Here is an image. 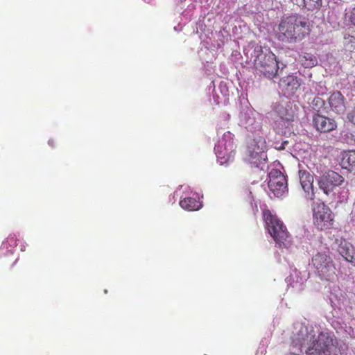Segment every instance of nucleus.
Instances as JSON below:
<instances>
[{"mask_svg": "<svg viewBox=\"0 0 355 355\" xmlns=\"http://www.w3.org/2000/svg\"><path fill=\"white\" fill-rule=\"evenodd\" d=\"M292 345L302 350L303 347L307 346L306 355H337L334 350L336 347L333 339L328 334L321 332L316 338L311 333H308L307 329H301L293 338Z\"/></svg>", "mask_w": 355, "mask_h": 355, "instance_id": "f257e3e1", "label": "nucleus"}, {"mask_svg": "<svg viewBox=\"0 0 355 355\" xmlns=\"http://www.w3.org/2000/svg\"><path fill=\"white\" fill-rule=\"evenodd\" d=\"M311 32L308 19L300 15L292 14L282 17L278 25V38L289 43L302 40Z\"/></svg>", "mask_w": 355, "mask_h": 355, "instance_id": "f03ea898", "label": "nucleus"}, {"mask_svg": "<svg viewBox=\"0 0 355 355\" xmlns=\"http://www.w3.org/2000/svg\"><path fill=\"white\" fill-rule=\"evenodd\" d=\"M254 65L266 77L273 78L276 76L279 65L276 60V55L269 48L257 45L254 49Z\"/></svg>", "mask_w": 355, "mask_h": 355, "instance_id": "7ed1b4c3", "label": "nucleus"}, {"mask_svg": "<svg viewBox=\"0 0 355 355\" xmlns=\"http://www.w3.org/2000/svg\"><path fill=\"white\" fill-rule=\"evenodd\" d=\"M266 228L279 248L287 247L290 243V235L284 223L268 209L263 211Z\"/></svg>", "mask_w": 355, "mask_h": 355, "instance_id": "20e7f679", "label": "nucleus"}, {"mask_svg": "<svg viewBox=\"0 0 355 355\" xmlns=\"http://www.w3.org/2000/svg\"><path fill=\"white\" fill-rule=\"evenodd\" d=\"M311 263L315 274L321 280L333 282L338 279L334 261L328 252L316 253L313 256Z\"/></svg>", "mask_w": 355, "mask_h": 355, "instance_id": "39448f33", "label": "nucleus"}, {"mask_svg": "<svg viewBox=\"0 0 355 355\" xmlns=\"http://www.w3.org/2000/svg\"><path fill=\"white\" fill-rule=\"evenodd\" d=\"M313 223L318 230L331 229L334 221L331 209L323 202H314L311 205Z\"/></svg>", "mask_w": 355, "mask_h": 355, "instance_id": "423d86ee", "label": "nucleus"}, {"mask_svg": "<svg viewBox=\"0 0 355 355\" xmlns=\"http://www.w3.org/2000/svg\"><path fill=\"white\" fill-rule=\"evenodd\" d=\"M344 182L345 178L341 175L334 171H329L320 178L318 185L326 195H329Z\"/></svg>", "mask_w": 355, "mask_h": 355, "instance_id": "0eeeda50", "label": "nucleus"}, {"mask_svg": "<svg viewBox=\"0 0 355 355\" xmlns=\"http://www.w3.org/2000/svg\"><path fill=\"white\" fill-rule=\"evenodd\" d=\"M268 186L275 196L281 197L287 191L286 178L280 171L272 169L269 173Z\"/></svg>", "mask_w": 355, "mask_h": 355, "instance_id": "6e6552de", "label": "nucleus"}, {"mask_svg": "<svg viewBox=\"0 0 355 355\" xmlns=\"http://www.w3.org/2000/svg\"><path fill=\"white\" fill-rule=\"evenodd\" d=\"M266 141L262 137L254 139L248 148L249 162L256 166H259L263 161H266Z\"/></svg>", "mask_w": 355, "mask_h": 355, "instance_id": "1a4fd4ad", "label": "nucleus"}, {"mask_svg": "<svg viewBox=\"0 0 355 355\" xmlns=\"http://www.w3.org/2000/svg\"><path fill=\"white\" fill-rule=\"evenodd\" d=\"M301 85V80L297 76L288 75L280 79L279 87L287 96L294 95Z\"/></svg>", "mask_w": 355, "mask_h": 355, "instance_id": "9d476101", "label": "nucleus"}, {"mask_svg": "<svg viewBox=\"0 0 355 355\" xmlns=\"http://www.w3.org/2000/svg\"><path fill=\"white\" fill-rule=\"evenodd\" d=\"M299 178L300 184L306 193L305 198L307 200H313L315 198V193L313 190V177L307 171L300 170Z\"/></svg>", "mask_w": 355, "mask_h": 355, "instance_id": "9b49d317", "label": "nucleus"}, {"mask_svg": "<svg viewBox=\"0 0 355 355\" xmlns=\"http://www.w3.org/2000/svg\"><path fill=\"white\" fill-rule=\"evenodd\" d=\"M313 123L317 130L320 132H328L335 130L337 127L334 119L316 114L313 117Z\"/></svg>", "mask_w": 355, "mask_h": 355, "instance_id": "f8f14e48", "label": "nucleus"}, {"mask_svg": "<svg viewBox=\"0 0 355 355\" xmlns=\"http://www.w3.org/2000/svg\"><path fill=\"white\" fill-rule=\"evenodd\" d=\"M293 115L288 114L286 118L279 117L274 123V130L280 135H288L293 132Z\"/></svg>", "mask_w": 355, "mask_h": 355, "instance_id": "ddd939ff", "label": "nucleus"}, {"mask_svg": "<svg viewBox=\"0 0 355 355\" xmlns=\"http://www.w3.org/2000/svg\"><path fill=\"white\" fill-rule=\"evenodd\" d=\"M328 103L331 110L336 114H343L345 111V98L340 91L331 94Z\"/></svg>", "mask_w": 355, "mask_h": 355, "instance_id": "4468645a", "label": "nucleus"}, {"mask_svg": "<svg viewBox=\"0 0 355 355\" xmlns=\"http://www.w3.org/2000/svg\"><path fill=\"white\" fill-rule=\"evenodd\" d=\"M338 252L347 262L355 266V248L351 243H341L338 247Z\"/></svg>", "mask_w": 355, "mask_h": 355, "instance_id": "2eb2a0df", "label": "nucleus"}, {"mask_svg": "<svg viewBox=\"0 0 355 355\" xmlns=\"http://www.w3.org/2000/svg\"><path fill=\"white\" fill-rule=\"evenodd\" d=\"M343 168L349 171L355 170V150L345 152L341 160Z\"/></svg>", "mask_w": 355, "mask_h": 355, "instance_id": "dca6fc26", "label": "nucleus"}, {"mask_svg": "<svg viewBox=\"0 0 355 355\" xmlns=\"http://www.w3.org/2000/svg\"><path fill=\"white\" fill-rule=\"evenodd\" d=\"M180 205L187 211H196L202 207V203L196 198L187 197L180 201Z\"/></svg>", "mask_w": 355, "mask_h": 355, "instance_id": "f3484780", "label": "nucleus"}, {"mask_svg": "<svg viewBox=\"0 0 355 355\" xmlns=\"http://www.w3.org/2000/svg\"><path fill=\"white\" fill-rule=\"evenodd\" d=\"M234 144L230 141L228 146L223 141H220L215 147V150L220 158H225V156L230 155L233 151Z\"/></svg>", "mask_w": 355, "mask_h": 355, "instance_id": "a211bd4d", "label": "nucleus"}, {"mask_svg": "<svg viewBox=\"0 0 355 355\" xmlns=\"http://www.w3.org/2000/svg\"><path fill=\"white\" fill-rule=\"evenodd\" d=\"M304 3L309 10L315 11L322 6V0H304Z\"/></svg>", "mask_w": 355, "mask_h": 355, "instance_id": "6ab92c4d", "label": "nucleus"}, {"mask_svg": "<svg viewBox=\"0 0 355 355\" xmlns=\"http://www.w3.org/2000/svg\"><path fill=\"white\" fill-rule=\"evenodd\" d=\"M303 58L304 59L303 64L306 67H312L317 64L316 58L311 55V53H305L303 56Z\"/></svg>", "mask_w": 355, "mask_h": 355, "instance_id": "aec40b11", "label": "nucleus"}, {"mask_svg": "<svg viewBox=\"0 0 355 355\" xmlns=\"http://www.w3.org/2000/svg\"><path fill=\"white\" fill-rule=\"evenodd\" d=\"M312 105L313 109L319 112L320 110L324 106L325 103L322 98L317 96L313 98Z\"/></svg>", "mask_w": 355, "mask_h": 355, "instance_id": "412c9836", "label": "nucleus"}, {"mask_svg": "<svg viewBox=\"0 0 355 355\" xmlns=\"http://www.w3.org/2000/svg\"><path fill=\"white\" fill-rule=\"evenodd\" d=\"M347 120L355 125V106L347 114Z\"/></svg>", "mask_w": 355, "mask_h": 355, "instance_id": "4be33fe9", "label": "nucleus"}, {"mask_svg": "<svg viewBox=\"0 0 355 355\" xmlns=\"http://www.w3.org/2000/svg\"><path fill=\"white\" fill-rule=\"evenodd\" d=\"M349 21L355 26V5L354 7L352 8L349 12Z\"/></svg>", "mask_w": 355, "mask_h": 355, "instance_id": "5701e85b", "label": "nucleus"}, {"mask_svg": "<svg viewBox=\"0 0 355 355\" xmlns=\"http://www.w3.org/2000/svg\"><path fill=\"white\" fill-rule=\"evenodd\" d=\"M348 38H350V42H352V40H355V38L353 37V36H350L349 35H347L345 36V39L347 40Z\"/></svg>", "mask_w": 355, "mask_h": 355, "instance_id": "b1692460", "label": "nucleus"}]
</instances>
